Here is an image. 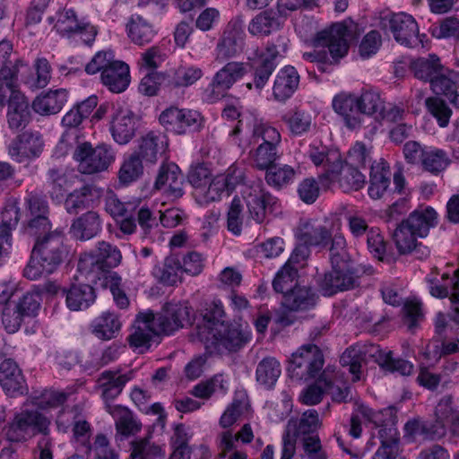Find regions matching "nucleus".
I'll use <instances>...</instances> for the list:
<instances>
[{"label": "nucleus", "mask_w": 459, "mask_h": 459, "mask_svg": "<svg viewBox=\"0 0 459 459\" xmlns=\"http://www.w3.org/2000/svg\"><path fill=\"white\" fill-rule=\"evenodd\" d=\"M225 312L220 300L212 301L197 325L196 336L210 354H224L241 349L251 339L248 327L223 320Z\"/></svg>", "instance_id": "obj_1"}, {"label": "nucleus", "mask_w": 459, "mask_h": 459, "mask_svg": "<svg viewBox=\"0 0 459 459\" xmlns=\"http://www.w3.org/2000/svg\"><path fill=\"white\" fill-rule=\"evenodd\" d=\"M359 34V26L351 20L333 24L329 29L319 31L314 39L316 48L303 53V58L316 63L319 71L330 72L332 59H338L348 52L349 44Z\"/></svg>", "instance_id": "obj_2"}, {"label": "nucleus", "mask_w": 459, "mask_h": 459, "mask_svg": "<svg viewBox=\"0 0 459 459\" xmlns=\"http://www.w3.org/2000/svg\"><path fill=\"white\" fill-rule=\"evenodd\" d=\"M437 223V212L431 206L419 207L413 211L394 232L393 238L399 254H410L420 260L429 257L430 249L417 239L425 238L429 229Z\"/></svg>", "instance_id": "obj_3"}, {"label": "nucleus", "mask_w": 459, "mask_h": 459, "mask_svg": "<svg viewBox=\"0 0 459 459\" xmlns=\"http://www.w3.org/2000/svg\"><path fill=\"white\" fill-rule=\"evenodd\" d=\"M68 254L62 230H56L38 238L23 270L25 278L36 281L54 273Z\"/></svg>", "instance_id": "obj_4"}, {"label": "nucleus", "mask_w": 459, "mask_h": 459, "mask_svg": "<svg viewBox=\"0 0 459 459\" xmlns=\"http://www.w3.org/2000/svg\"><path fill=\"white\" fill-rule=\"evenodd\" d=\"M122 260L117 247L106 241H100L94 251L85 252L80 255L78 272L89 282H95L106 269L117 267Z\"/></svg>", "instance_id": "obj_5"}, {"label": "nucleus", "mask_w": 459, "mask_h": 459, "mask_svg": "<svg viewBox=\"0 0 459 459\" xmlns=\"http://www.w3.org/2000/svg\"><path fill=\"white\" fill-rule=\"evenodd\" d=\"M249 65L244 62L230 61L220 68L211 82L202 89V100L216 103L227 96L233 85L248 73Z\"/></svg>", "instance_id": "obj_6"}, {"label": "nucleus", "mask_w": 459, "mask_h": 459, "mask_svg": "<svg viewBox=\"0 0 459 459\" xmlns=\"http://www.w3.org/2000/svg\"><path fill=\"white\" fill-rule=\"evenodd\" d=\"M47 22L53 24V30L61 37L84 44H91L97 35V30L90 22L79 19L75 11L64 7L56 15L48 16Z\"/></svg>", "instance_id": "obj_7"}, {"label": "nucleus", "mask_w": 459, "mask_h": 459, "mask_svg": "<svg viewBox=\"0 0 459 459\" xmlns=\"http://www.w3.org/2000/svg\"><path fill=\"white\" fill-rule=\"evenodd\" d=\"M240 132H244L250 137L248 143L243 141L238 143V145L244 149L252 143H260L259 144L266 146H280L281 142V135L279 130L254 112L243 114L238 122V126L231 132V134L237 135Z\"/></svg>", "instance_id": "obj_8"}, {"label": "nucleus", "mask_w": 459, "mask_h": 459, "mask_svg": "<svg viewBox=\"0 0 459 459\" xmlns=\"http://www.w3.org/2000/svg\"><path fill=\"white\" fill-rule=\"evenodd\" d=\"M241 195L247 207L249 217L258 224L267 219L268 211L277 207L278 200L264 187L260 180L243 184Z\"/></svg>", "instance_id": "obj_9"}, {"label": "nucleus", "mask_w": 459, "mask_h": 459, "mask_svg": "<svg viewBox=\"0 0 459 459\" xmlns=\"http://www.w3.org/2000/svg\"><path fill=\"white\" fill-rule=\"evenodd\" d=\"M323 365L321 350L315 344H305L292 354L288 371L292 378L308 380L320 372Z\"/></svg>", "instance_id": "obj_10"}, {"label": "nucleus", "mask_w": 459, "mask_h": 459, "mask_svg": "<svg viewBox=\"0 0 459 459\" xmlns=\"http://www.w3.org/2000/svg\"><path fill=\"white\" fill-rule=\"evenodd\" d=\"M78 169L83 174H94L106 170L115 160L110 146L100 144L92 148L90 143L79 144L74 152Z\"/></svg>", "instance_id": "obj_11"}, {"label": "nucleus", "mask_w": 459, "mask_h": 459, "mask_svg": "<svg viewBox=\"0 0 459 459\" xmlns=\"http://www.w3.org/2000/svg\"><path fill=\"white\" fill-rule=\"evenodd\" d=\"M384 26L390 30L396 42L408 48H425L426 35L419 34L415 19L405 13H394L384 20Z\"/></svg>", "instance_id": "obj_12"}, {"label": "nucleus", "mask_w": 459, "mask_h": 459, "mask_svg": "<svg viewBox=\"0 0 459 459\" xmlns=\"http://www.w3.org/2000/svg\"><path fill=\"white\" fill-rule=\"evenodd\" d=\"M278 56L277 47L268 43L265 48H255L247 59L257 64L254 70L253 82L247 83L249 90L255 89L261 91L276 68L275 58Z\"/></svg>", "instance_id": "obj_13"}, {"label": "nucleus", "mask_w": 459, "mask_h": 459, "mask_svg": "<svg viewBox=\"0 0 459 459\" xmlns=\"http://www.w3.org/2000/svg\"><path fill=\"white\" fill-rule=\"evenodd\" d=\"M396 421V412L393 408L372 411L369 408L360 405L351 419V430L374 429L377 428H381V430H392L395 428Z\"/></svg>", "instance_id": "obj_14"}, {"label": "nucleus", "mask_w": 459, "mask_h": 459, "mask_svg": "<svg viewBox=\"0 0 459 459\" xmlns=\"http://www.w3.org/2000/svg\"><path fill=\"white\" fill-rule=\"evenodd\" d=\"M160 333H164L155 315L152 311L141 312L134 322V331L129 336V344L138 352L148 351L152 341Z\"/></svg>", "instance_id": "obj_15"}, {"label": "nucleus", "mask_w": 459, "mask_h": 459, "mask_svg": "<svg viewBox=\"0 0 459 459\" xmlns=\"http://www.w3.org/2000/svg\"><path fill=\"white\" fill-rule=\"evenodd\" d=\"M159 120L168 131L177 134L196 130L202 125V116L199 112L193 109L178 108L174 106L163 110Z\"/></svg>", "instance_id": "obj_16"}, {"label": "nucleus", "mask_w": 459, "mask_h": 459, "mask_svg": "<svg viewBox=\"0 0 459 459\" xmlns=\"http://www.w3.org/2000/svg\"><path fill=\"white\" fill-rule=\"evenodd\" d=\"M193 309L188 301L171 300L167 302L160 315L155 316L164 333L170 334L191 324Z\"/></svg>", "instance_id": "obj_17"}, {"label": "nucleus", "mask_w": 459, "mask_h": 459, "mask_svg": "<svg viewBox=\"0 0 459 459\" xmlns=\"http://www.w3.org/2000/svg\"><path fill=\"white\" fill-rule=\"evenodd\" d=\"M317 284L324 296H332L354 288L358 284V277L349 264L332 265L331 271L317 279Z\"/></svg>", "instance_id": "obj_18"}, {"label": "nucleus", "mask_w": 459, "mask_h": 459, "mask_svg": "<svg viewBox=\"0 0 459 459\" xmlns=\"http://www.w3.org/2000/svg\"><path fill=\"white\" fill-rule=\"evenodd\" d=\"M243 181L242 171L230 168L226 175H218L212 180L209 179L207 185L195 194V197L202 204L218 201L224 192L233 189Z\"/></svg>", "instance_id": "obj_19"}, {"label": "nucleus", "mask_w": 459, "mask_h": 459, "mask_svg": "<svg viewBox=\"0 0 459 459\" xmlns=\"http://www.w3.org/2000/svg\"><path fill=\"white\" fill-rule=\"evenodd\" d=\"M245 33L240 21H230L215 48V60L223 62L242 50Z\"/></svg>", "instance_id": "obj_20"}, {"label": "nucleus", "mask_w": 459, "mask_h": 459, "mask_svg": "<svg viewBox=\"0 0 459 459\" xmlns=\"http://www.w3.org/2000/svg\"><path fill=\"white\" fill-rule=\"evenodd\" d=\"M184 175L179 167L173 163H163L159 169L155 188L161 191L169 199L175 201L184 195Z\"/></svg>", "instance_id": "obj_21"}, {"label": "nucleus", "mask_w": 459, "mask_h": 459, "mask_svg": "<svg viewBox=\"0 0 459 459\" xmlns=\"http://www.w3.org/2000/svg\"><path fill=\"white\" fill-rule=\"evenodd\" d=\"M43 146L40 134L26 131L11 143L8 153L13 160L23 162L39 157L42 152Z\"/></svg>", "instance_id": "obj_22"}, {"label": "nucleus", "mask_w": 459, "mask_h": 459, "mask_svg": "<svg viewBox=\"0 0 459 459\" xmlns=\"http://www.w3.org/2000/svg\"><path fill=\"white\" fill-rule=\"evenodd\" d=\"M332 107L349 129L354 130L361 126L362 116L359 109L356 94L347 91L336 94L333 99Z\"/></svg>", "instance_id": "obj_23"}, {"label": "nucleus", "mask_w": 459, "mask_h": 459, "mask_svg": "<svg viewBox=\"0 0 459 459\" xmlns=\"http://www.w3.org/2000/svg\"><path fill=\"white\" fill-rule=\"evenodd\" d=\"M26 65L22 60H16L12 66L0 68V104L4 105L26 98L20 91L18 74Z\"/></svg>", "instance_id": "obj_24"}, {"label": "nucleus", "mask_w": 459, "mask_h": 459, "mask_svg": "<svg viewBox=\"0 0 459 459\" xmlns=\"http://www.w3.org/2000/svg\"><path fill=\"white\" fill-rule=\"evenodd\" d=\"M169 147L167 135L160 132L151 131L143 135L134 152L145 163L154 164L158 158L165 153Z\"/></svg>", "instance_id": "obj_25"}, {"label": "nucleus", "mask_w": 459, "mask_h": 459, "mask_svg": "<svg viewBox=\"0 0 459 459\" xmlns=\"http://www.w3.org/2000/svg\"><path fill=\"white\" fill-rule=\"evenodd\" d=\"M327 227L318 220L302 221L295 231V237L306 247L325 246L331 238Z\"/></svg>", "instance_id": "obj_26"}, {"label": "nucleus", "mask_w": 459, "mask_h": 459, "mask_svg": "<svg viewBox=\"0 0 459 459\" xmlns=\"http://www.w3.org/2000/svg\"><path fill=\"white\" fill-rule=\"evenodd\" d=\"M0 385L10 396L22 394L26 390L22 372L12 359H6L0 364Z\"/></svg>", "instance_id": "obj_27"}, {"label": "nucleus", "mask_w": 459, "mask_h": 459, "mask_svg": "<svg viewBox=\"0 0 459 459\" xmlns=\"http://www.w3.org/2000/svg\"><path fill=\"white\" fill-rule=\"evenodd\" d=\"M135 130L136 120L132 111L127 108H117L110 123L113 139L119 144H126L134 137Z\"/></svg>", "instance_id": "obj_28"}, {"label": "nucleus", "mask_w": 459, "mask_h": 459, "mask_svg": "<svg viewBox=\"0 0 459 459\" xmlns=\"http://www.w3.org/2000/svg\"><path fill=\"white\" fill-rule=\"evenodd\" d=\"M134 377V370H129L124 374H120L111 370L104 371L98 379L99 387L101 390V396L108 401L114 400L121 393L130 380Z\"/></svg>", "instance_id": "obj_29"}, {"label": "nucleus", "mask_w": 459, "mask_h": 459, "mask_svg": "<svg viewBox=\"0 0 459 459\" xmlns=\"http://www.w3.org/2000/svg\"><path fill=\"white\" fill-rule=\"evenodd\" d=\"M250 415H252V410L247 393L238 391L235 393L231 403L221 416L220 426L223 429L231 428L237 421L248 419Z\"/></svg>", "instance_id": "obj_30"}, {"label": "nucleus", "mask_w": 459, "mask_h": 459, "mask_svg": "<svg viewBox=\"0 0 459 459\" xmlns=\"http://www.w3.org/2000/svg\"><path fill=\"white\" fill-rule=\"evenodd\" d=\"M306 155L316 166H323L326 175L334 174L341 167V153L336 150H329L320 142H313L306 151Z\"/></svg>", "instance_id": "obj_31"}, {"label": "nucleus", "mask_w": 459, "mask_h": 459, "mask_svg": "<svg viewBox=\"0 0 459 459\" xmlns=\"http://www.w3.org/2000/svg\"><path fill=\"white\" fill-rule=\"evenodd\" d=\"M65 89L49 90L37 96L32 102L33 110L41 116L57 114L67 102Z\"/></svg>", "instance_id": "obj_32"}, {"label": "nucleus", "mask_w": 459, "mask_h": 459, "mask_svg": "<svg viewBox=\"0 0 459 459\" xmlns=\"http://www.w3.org/2000/svg\"><path fill=\"white\" fill-rule=\"evenodd\" d=\"M101 82L112 92L125 91L130 83V69L127 64L116 60L103 74H100Z\"/></svg>", "instance_id": "obj_33"}, {"label": "nucleus", "mask_w": 459, "mask_h": 459, "mask_svg": "<svg viewBox=\"0 0 459 459\" xmlns=\"http://www.w3.org/2000/svg\"><path fill=\"white\" fill-rule=\"evenodd\" d=\"M370 355L375 357L378 366L386 372L398 373L401 376H410L413 372L414 366L411 362L401 358H394L391 351H384L371 346Z\"/></svg>", "instance_id": "obj_34"}, {"label": "nucleus", "mask_w": 459, "mask_h": 459, "mask_svg": "<svg viewBox=\"0 0 459 459\" xmlns=\"http://www.w3.org/2000/svg\"><path fill=\"white\" fill-rule=\"evenodd\" d=\"M299 75L295 67L287 65L281 68L274 80L273 93L274 99L284 101L298 89Z\"/></svg>", "instance_id": "obj_35"}, {"label": "nucleus", "mask_w": 459, "mask_h": 459, "mask_svg": "<svg viewBox=\"0 0 459 459\" xmlns=\"http://www.w3.org/2000/svg\"><path fill=\"white\" fill-rule=\"evenodd\" d=\"M101 195V189L91 185L83 186L67 195L65 202V209L69 213H77L91 206Z\"/></svg>", "instance_id": "obj_36"}, {"label": "nucleus", "mask_w": 459, "mask_h": 459, "mask_svg": "<svg viewBox=\"0 0 459 459\" xmlns=\"http://www.w3.org/2000/svg\"><path fill=\"white\" fill-rule=\"evenodd\" d=\"M327 178L332 181H338L340 187L343 192L358 191L361 189L366 182V177L351 165L342 164L334 174L328 173Z\"/></svg>", "instance_id": "obj_37"}, {"label": "nucleus", "mask_w": 459, "mask_h": 459, "mask_svg": "<svg viewBox=\"0 0 459 459\" xmlns=\"http://www.w3.org/2000/svg\"><path fill=\"white\" fill-rule=\"evenodd\" d=\"M126 31L131 42L138 46L149 44L156 35L152 24L138 14H134L128 19Z\"/></svg>", "instance_id": "obj_38"}, {"label": "nucleus", "mask_w": 459, "mask_h": 459, "mask_svg": "<svg viewBox=\"0 0 459 459\" xmlns=\"http://www.w3.org/2000/svg\"><path fill=\"white\" fill-rule=\"evenodd\" d=\"M65 301L70 310L78 311L88 308L95 300V293L90 283L74 284L65 291Z\"/></svg>", "instance_id": "obj_39"}, {"label": "nucleus", "mask_w": 459, "mask_h": 459, "mask_svg": "<svg viewBox=\"0 0 459 459\" xmlns=\"http://www.w3.org/2000/svg\"><path fill=\"white\" fill-rule=\"evenodd\" d=\"M101 230L100 216L95 212H88L74 221L71 227L73 235L80 240L95 237Z\"/></svg>", "instance_id": "obj_40"}, {"label": "nucleus", "mask_w": 459, "mask_h": 459, "mask_svg": "<svg viewBox=\"0 0 459 459\" xmlns=\"http://www.w3.org/2000/svg\"><path fill=\"white\" fill-rule=\"evenodd\" d=\"M121 328V322L118 316L112 312H103L91 323L92 333L101 340L115 338Z\"/></svg>", "instance_id": "obj_41"}, {"label": "nucleus", "mask_w": 459, "mask_h": 459, "mask_svg": "<svg viewBox=\"0 0 459 459\" xmlns=\"http://www.w3.org/2000/svg\"><path fill=\"white\" fill-rule=\"evenodd\" d=\"M316 297L311 289L295 287L283 296V306L292 311L307 310L316 305Z\"/></svg>", "instance_id": "obj_42"}, {"label": "nucleus", "mask_w": 459, "mask_h": 459, "mask_svg": "<svg viewBox=\"0 0 459 459\" xmlns=\"http://www.w3.org/2000/svg\"><path fill=\"white\" fill-rule=\"evenodd\" d=\"M281 373L280 362L273 357L263 359L256 367L255 379L266 389H271L276 384Z\"/></svg>", "instance_id": "obj_43"}, {"label": "nucleus", "mask_w": 459, "mask_h": 459, "mask_svg": "<svg viewBox=\"0 0 459 459\" xmlns=\"http://www.w3.org/2000/svg\"><path fill=\"white\" fill-rule=\"evenodd\" d=\"M411 67L418 79L429 82L438 73L445 71V66L441 65L439 57L434 54L412 61Z\"/></svg>", "instance_id": "obj_44"}, {"label": "nucleus", "mask_w": 459, "mask_h": 459, "mask_svg": "<svg viewBox=\"0 0 459 459\" xmlns=\"http://www.w3.org/2000/svg\"><path fill=\"white\" fill-rule=\"evenodd\" d=\"M48 177L52 190L50 195L52 198L58 199L64 195L66 189L73 186L79 176L74 170L63 169H51L48 170Z\"/></svg>", "instance_id": "obj_45"}, {"label": "nucleus", "mask_w": 459, "mask_h": 459, "mask_svg": "<svg viewBox=\"0 0 459 459\" xmlns=\"http://www.w3.org/2000/svg\"><path fill=\"white\" fill-rule=\"evenodd\" d=\"M390 183L389 168L385 162L371 167L370 186L368 195L373 199L381 198L388 188Z\"/></svg>", "instance_id": "obj_46"}, {"label": "nucleus", "mask_w": 459, "mask_h": 459, "mask_svg": "<svg viewBox=\"0 0 459 459\" xmlns=\"http://www.w3.org/2000/svg\"><path fill=\"white\" fill-rule=\"evenodd\" d=\"M30 120L29 101L26 98L8 105L7 122L12 130L24 128Z\"/></svg>", "instance_id": "obj_47"}, {"label": "nucleus", "mask_w": 459, "mask_h": 459, "mask_svg": "<svg viewBox=\"0 0 459 459\" xmlns=\"http://www.w3.org/2000/svg\"><path fill=\"white\" fill-rule=\"evenodd\" d=\"M106 410L114 419L117 430H140L142 429V423L127 408L107 403Z\"/></svg>", "instance_id": "obj_48"}, {"label": "nucleus", "mask_w": 459, "mask_h": 459, "mask_svg": "<svg viewBox=\"0 0 459 459\" xmlns=\"http://www.w3.org/2000/svg\"><path fill=\"white\" fill-rule=\"evenodd\" d=\"M49 423L48 417L38 411H22L15 415L12 427L20 430H47Z\"/></svg>", "instance_id": "obj_49"}, {"label": "nucleus", "mask_w": 459, "mask_h": 459, "mask_svg": "<svg viewBox=\"0 0 459 459\" xmlns=\"http://www.w3.org/2000/svg\"><path fill=\"white\" fill-rule=\"evenodd\" d=\"M380 441V447L375 453L372 459H395L398 453L399 432H377L371 438Z\"/></svg>", "instance_id": "obj_50"}, {"label": "nucleus", "mask_w": 459, "mask_h": 459, "mask_svg": "<svg viewBox=\"0 0 459 459\" xmlns=\"http://www.w3.org/2000/svg\"><path fill=\"white\" fill-rule=\"evenodd\" d=\"M357 100L360 115H376L377 117L385 109V102L377 91L367 90L358 96Z\"/></svg>", "instance_id": "obj_51"}, {"label": "nucleus", "mask_w": 459, "mask_h": 459, "mask_svg": "<svg viewBox=\"0 0 459 459\" xmlns=\"http://www.w3.org/2000/svg\"><path fill=\"white\" fill-rule=\"evenodd\" d=\"M366 352L367 351L359 346H352L348 348L341 357V364L348 368L353 382L360 379L361 363L365 359Z\"/></svg>", "instance_id": "obj_52"}, {"label": "nucleus", "mask_w": 459, "mask_h": 459, "mask_svg": "<svg viewBox=\"0 0 459 459\" xmlns=\"http://www.w3.org/2000/svg\"><path fill=\"white\" fill-rule=\"evenodd\" d=\"M296 172L289 165H272L266 169L265 180L268 185L281 188L294 181Z\"/></svg>", "instance_id": "obj_53"}, {"label": "nucleus", "mask_w": 459, "mask_h": 459, "mask_svg": "<svg viewBox=\"0 0 459 459\" xmlns=\"http://www.w3.org/2000/svg\"><path fill=\"white\" fill-rule=\"evenodd\" d=\"M279 145H262L250 152V161L254 167L264 170L269 169L278 159Z\"/></svg>", "instance_id": "obj_54"}, {"label": "nucleus", "mask_w": 459, "mask_h": 459, "mask_svg": "<svg viewBox=\"0 0 459 459\" xmlns=\"http://www.w3.org/2000/svg\"><path fill=\"white\" fill-rule=\"evenodd\" d=\"M280 23L274 15L270 12H262L255 15L248 24V31L250 34L258 36H267L273 30H278Z\"/></svg>", "instance_id": "obj_55"}, {"label": "nucleus", "mask_w": 459, "mask_h": 459, "mask_svg": "<svg viewBox=\"0 0 459 459\" xmlns=\"http://www.w3.org/2000/svg\"><path fill=\"white\" fill-rule=\"evenodd\" d=\"M125 350L126 346L120 343L113 342L102 351L96 350L91 351V359L88 363L93 368H100L116 361L125 351Z\"/></svg>", "instance_id": "obj_56"}, {"label": "nucleus", "mask_w": 459, "mask_h": 459, "mask_svg": "<svg viewBox=\"0 0 459 459\" xmlns=\"http://www.w3.org/2000/svg\"><path fill=\"white\" fill-rule=\"evenodd\" d=\"M421 164L427 171L437 174L448 167L450 159L445 151L429 147L425 152Z\"/></svg>", "instance_id": "obj_57"}, {"label": "nucleus", "mask_w": 459, "mask_h": 459, "mask_svg": "<svg viewBox=\"0 0 459 459\" xmlns=\"http://www.w3.org/2000/svg\"><path fill=\"white\" fill-rule=\"evenodd\" d=\"M455 74L446 68L442 73H438L429 82L430 88L436 94L445 95L451 98L455 92L457 87L455 82Z\"/></svg>", "instance_id": "obj_58"}, {"label": "nucleus", "mask_w": 459, "mask_h": 459, "mask_svg": "<svg viewBox=\"0 0 459 459\" xmlns=\"http://www.w3.org/2000/svg\"><path fill=\"white\" fill-rule=\"evenodd\" d=\"M143 161L135 153L125 159L119 169V180L129 184L138 179L143 171Z\"/></svg>", "instance_id": "obj_59"}, {"label": "nucleus", "mask_w": 459, "mask_h": 459, "mask_svg": "<svg viewBox=\"0 0 459 459\" xmlns=\"http://www.w3.org/2000/svg\"><path fill=\"white\" fill-rule=\"evenodd\" d=\"M245 225L243 205L238 197H234L227 212V229L235 236H239Z\"/></svg>", "instance_id": "obj_60"}, {"label": "nucleus", "mask_w": 459, "mask_h": 459, "mask_svg": "<svg viewBox=\"0 0 459 459\" xmlns=\"http://www.w3.org/2000/svg\"><path fill=\"white\" fill-rule=\"evenodd\" d=\"M312 432H296L297 439L300 437L302 447L308 459H326L327 455L324 451L321 440L316 435H311Z\"/></svg>", "instance_id": "obj_61"}, {"label": "nucleus", "mask_w": 459, "mask_h": 459, "mask_svg": "<svg viewBox=\"0 0 459 459\" xmlns=\"http://www.w3.org/2000/svg\"><path fill=\"white\" fill-rule=\"evenodd\" d=\"M283 120L287 124L290 131L296 135L303 134L310 130L312 126V117L304 111H295L285 115Z\"/></svg>", "instance_id": "obj_62"}, {"label": "nucleus", "mask_w": 459, "mask_h": 459, "mask_svg": "<svg viewBox=\"0 0 459 459\" xmlns=\"http://www.w3.org/2000/svg\"><path fill=\"white\" fill-rule=\"evenodd\" d=\"M166 57V53L161 48L153 46L141 54L138 65L140 69L153 72L161 65Z\"/></svg>", "instance_id": "obj_63"}, {"label": "nucleus", "mask_w": 459, "mask_h": 459, "mask_svg": "<svg viewBox=\"0 0 459 459\" xmlns=\"http://www.w3.org/2000/svg\"><path fill=\"white\" fill-rule=\"evenodd\" d=\"M42 298L33 288L27 291L14 307L15 309L23 316H35L40 309Z\"/></svg>", "instance_id": "obj_64"}]
</instances>
